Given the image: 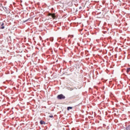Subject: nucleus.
I'll use <instances>...</instances> for the list:
<instances>
[{
  "label": "nucleus",
  "instance_id": "nucleus-1",
  "mask_svg": "<svg viewBox=\"0 0 130 130\" xmlns=\"http://www.w3.org/2000/svg\"><path fill=\"white\" fill-rule=\"evenodd\" d=\"M57 99H59V100H61L62 99H65L66 96L64 95H63V94H61L58 95L57 96Z\"/></svg>",
  "mask_w": 130,
  "mask_h": 130
},
{
  "label": "nucleus",
  "instance_id": "nucleus-2",
  "mask_svg": "<svg viewBox=\"0 0 130 130\" xmlns=\"http://www.w3.org/2000/svg\"><path fill=\"white\" fill-rule=\"evenodd\" d=\"M50 16H51L52 18H53V19H54L55 17V15L54 14H50Z\"/></svg>",
  "mask_w": 130,
  "mask_h": 130
},
{
  "label": "nucleus",
  "instance_id": "nucleus-3",
  "mask_svg": "<svg viewBox=\"0 0 130 130\" xmlns=\"http://www.w3.org/2000/svg\"><path fill=\"white\" fill-rule=\"evenodd\" d=\"M126 73H127V74H129V75H130V68H127V70H126Z\"/></svg>",
  "mask_w": 130,
  "mask_h": 130
},
{
  "label": "nucleus",
  "instance_id": "nucleus-4",
  "mask_svg": "<svg viewBox=\"0 0 130 130\" xmlns=\"http://www.w3.org/2000/svg\"><path fill=\"white\" fill-rule=\"evenodd\" d=\"M4 23H2V24H1V29H5V26H4Z\"/></svg>",
  "mask_w": 130,
  "mask_h": 130
},
{
  "label": "nucleus",
  "instance_id": "nucleus-5",
  "mask_svg": "<svg viewBox=\"0 0 130 130\" xmlns=\"http://www.w3.org/2000/svg\"><path fill=\"white\" fill-rule=\"evenodd\" d=\"M126 130H130V124L126 127Z\"/></svg>",
  "mask_w": 130,
  "mask_h": 130
},
{
  "label": "nucleus",
  "instance_id": "nucleus-6",
  "mask_svg": "<svg viewBox=\"0 0 130 130\" xmlns=\"http://www.w3.org/2000/svg\"><path fill=\"white\" fill-rule=\"evenodd\" d=\"M68 110H70V109H73V107H68L67 108Z\"/></svg>",
  "mask_w": 130,
  "mask_h": 130
},
{
  "label": "nucleus",
  "instance_id": "nucleus-7",
  "mask_svg": "<svg viewBox=\"0 0 130 130\" xmlns=\"http://www.w3.org/2000/svg\"><path fill=\"white\" fill-rule=\"evenodd\" d=\"M30 20V18H28V19H26L24 21V23H26V22H28Z\"/></svg>",
  "mask_w": 130,
  "mask_h": 130
},
{
  "label": "nucleus",
  "instance_id": "nucleus-8",
  "mask_svg": "<svg viewBox=\"0 0 130 130\" xmlns=\"http://www.w3.org/2000/svg\"><path fill=\"white\" fill-rule=\"evenodd\" d=\"M44 122V121H41L40 122V124H43V123Z\"/></svg>",
  "mask_w": 130,
  "mask_h": 130
},
{
  "label": "nucleus",
  "instance_id": "nucleus-9",
  "mask_svg": "<svg viewBox=\"0 0 130 130\" xmlns=\"http://www.w3.org/2000/svg\"><path fill=\"white\" fill-rule=\"evenodd\" d=\"M49 117L52 118V117H53V115H50Z\"/></svg>",
  "mask_w": 130,
  "mask_h": 130
},
{
  "label": "nucleus",
  "instance_id": "nucleus-10",
  "mask_svg": "<svg viewBox=\"0 0 130 130\" xmlns=\"http://www.w3.org/2000/svg\"><path fill=\"white\" fill-rule=\"evenodd\" d=\"M79 9H80V10H82V7H79Z\"/></svg>",
  "mask_w": 130,
  "mask_h": 130
}]
</instances>
